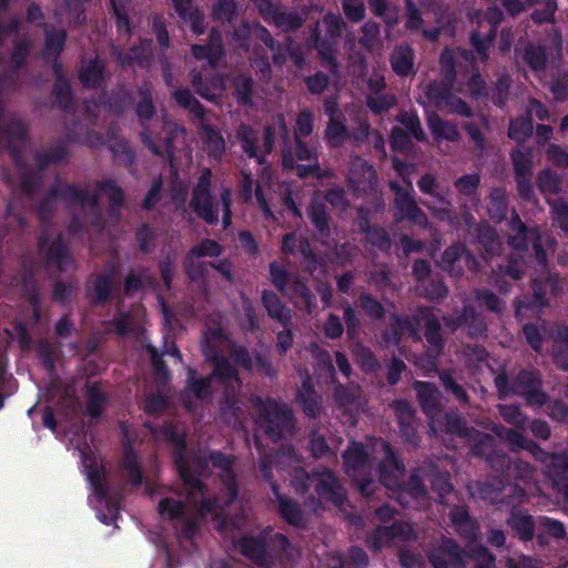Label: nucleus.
Listing matches in <instances>:
<instances>
[{"label": "nucleus", "instance_id": "f257e3e1", "mask_svg": "<svg viewBox=\"0 0 568 568\" xmlns=\"http://www.w3.org/2000/svg\"><path fill=\"white\" fill-rule=\"evenodd\" d=\"M428 549L427 557L433 568H494L496 557L483 545L462 548L454 539L445 537Z\"/></svg>", "mask_w": 568, "mask_h": 568}, {"label": "nucleus", "instance_id": "f03ea898", "mask_svg": "<svg viewBox=\"0 0 568 568\" xmlns=\"http://www.w3.org/2000/svg\"><path fill=\"white\" fill-rule=\"evenodd\" d=\"M176 463L181 478L187 490L189 503L195 505L199 499L202 500L201 506L196 510L195 517L191 519V524L196 528H202L200 525L202 520H212L216 523L213 525V529H226L227 526L224 524V520L220 518L222 514V506H215V504L211 503V500L203 499L204 495L199 479L191 474L190 468L184 464V462L178 459Z\"/></svg>", "mask_w": 568, "mask_h": 568}, {"label": "nucleus", "instance_id": "7ed1b4c3", "mask_svg": "<svg viewBox=\"0 0 568 568\" xmlns=\"http://www.w3.org/2000/svg\"><path fill=\"white\" fill-rule=\"evenodd\" d=\"M200 535H154L152 542L159 555L164 557L165 568H178L182 558L192 557L199 552L196 537Z\"/></svg>", "mask_w": 568, "mask_h": 568}, {"label": "nucleus", "instance_id": "20e7f679", "mask_svg": "<svg viewBox=\"0 0 568 568\" xmlns=\"http://www.w3.org/2000/svg\"><path fill=\"white\" fill-rule=\"evenodd\" d=\"M236 548L244 557L258 567L268 568L272 564L266 542L261 538H254L253 535H241L236 542Z\"/></svg>", "mask_w": 568, "mask_h": 568}, {"label": "nucleus", "instance_id": "39448f33", "mask_svg": "<svg viewBox=\"0 0 568 568\" xmlns=\"http://www.w3.org/2000/svg\"><path fill=\"white\" fill-rule=\"evenodd\" d=\"M509 525L517 532H531L535 529L539 532H564V527L559 521L540 519L535 523L529 515L524 513L514 514L509 519Z\"/></svg>", "mask_w": 568, "mask_h": 568}, {"label": "nucleus", "instance_id": "423d86ee", "mask_svg": "<svg viewBox=\"0 0 568 568\" xmlns=\"http://www.w3.org/2000/svg\"><path fill=\"white\" fill-rule=\"evenodd\" d=\"M210 172H203L197 186L194 190L192 206L196 213L206 222L213 223L217 221V213L213 210L209 195Z\"/></svg>", "mask_w": 568, "mask_h": 568}, {"label": "nucleus", "instance_id": "0eeeda50", "mask_svg": "<svg viewBox=\"0 0 568 568\" xmlns=\"http://www.w3.org/2000/svg\"><path fill=\"white\" fill-rule=\"evenodd\" d=\"M307 481L315 487L321 501H331L336 506L342 505L344 494L332 474H323L321 477L307 476Z\"/></svg>", "mask_w": 568, "mask_h": 568}, {"label": "nucleus", "instance_id": "6e6552de", "mask_svg": "<svg viewBox=\"0 0 568 568\" xmlns=\"http://www.w3.org/2000/svg\"><path fill=\"white\" fill-rule=\"evenodd\" d=\"M400 123L405 126V132L396 128L390 135V143L394 149L403 150L406 148L408 138L413 136L416 140H423L424 134L420 129L418 118L415 113H406L400 116Z\"/></svg>", "mask_w": 568, "mask_h": 568}, {"label": "nucleus", "instance_id": "1a4fd4ad", "mask_svg": "<svg viewBox=\"0 0 568 568\" xmlns=\"http://www.w3.org/2000/svg\"><path fill=\"white\" fill-rule=\"evenodd\" d=\"M227 379L230 382H236V376L233 369L230 368L227 361L223 357L215 361L214 373L207 379L194 381L190 384L189 389L197 397H204L207 392L206 387L215 382H223Z\"/></svg>", "mask_w": 568, "mask_h": 568}, {"label": "nucleus", "instance_id": "9d476101", "mask_svg": "<svg viewBox=\"0 0 568 568\" xmlns=\"http://www.w3.org/2000/svg\"><path fill=\"white\" fill-rule=\"evenodd\" d=\"M547 111L537 101H531L529 108V119L517 120L510 123L509 138L514 140H524L532 133V116L535 115L539 120L546 119Z\"/></svg>", "mask_w": 568, "mask_h": 568}, {"label": "nucleus", "instance_id": "9b49d317", "mask_svg": "<svg viewBox=\"0 0 568 568\" xmlns=\"http://www.w3.org/2000/svg\"><path fill=\"white\" fill-rule=\"evenodd\" d=\"M283 164L285 168H296L297 174L303 176L316 168V160L313 152L297 141L296 160L291 154H285Z\"/></svg>", "mask_w": 568, "mask_h": 568}, {"label": "nucleus", "instance_id": "f8f14e48", "mask_svg": "<svg viewBox=\"0 0 568 568\" xmlns=\"http://www.w3.org/2000/svg\"><path fill=\"white\" fill-rule=\"evenodd\" d=\"M379 445L390 468L389 474L388 470L382 474V481L388 489L393 490L398 487V480L404 476V468L398 464L388 444L379 442Z\"/></svg>", "mask_w": 568, "mask_h": 568}, {"label": "nucleus", "instance_id": "ddd939ff", "mask_svg": "<svg viewBox=\"0 0 568 568\" xmlns=\"http://www.w3.org/2000/svg\"><path fill=\"white\" fill-rule=\"evenodd\" d=\"M81 459L84 468V474L87 475L89 481L94 488L97 495H102L101 487V466L98 458L93 455L91 450L81 452Z\"/></svg>", "mask_w": 568, "mask_h": 568}, {"label": "nucleus", "instance_id": "4468645a", "mask_svg": "<svg viewBox=\"0 0 568 568\" xmlns=\"http://www.w3.org/2000/svg\"><path fill=\"white\" fill-rule=\"evenodd\" d=\"M325 111L329 115V123L326 130V136L329 143L338 144L341 143L346 134L345 126L342 121L335 116L337 111L335 101H326Z\"/></svg>", "mask_w": 568, "mask_h": 568}, {"label": "nucleus", "instance_id": "2eb2a0df", "mask_svg": "<svg viewBox=\"0 0 568 568\" xmlns=\"http://www.w3.org/2000/svg\"><path fill=\"white\" fill-rule=\"evenodd\" d=\"M392 189L396 192V209L397 215L399 219L416 217V205L413 197L409 194V190L412 189L410 183H408L403 190H399L395 183H392Z\"/></svg>", "mask_w": 568, "mask_h": 568}, {"label": "nucleus", "instance_id": "dca6fc26", "mask_svg": "<svg viewBox=\"0 0 568 568\" xmlns=\"http://www.w3.org/2000/svg\"><path fill=\"white\" fill-rule=\"evenodd\" d=\"M220 245L214 241H204L199 246L194 247L186 260V265L189 270V275L192 278H195L199 273L192 270V266L195 263V260L202 256H216L220 254Z\"/></svg>", "mask_w": 568, "mask_h": 568}, {"label": "nucleus", "instance_id": "f3484780", "mask_svg": "<svg viewBox=\"0 0 568 568\" xmlns=\"http://www.w3.org/2000/svg\"><path fill=\"white\" fill-rule=\"evenodd\" d=\"M174 8L184 21L190 22L194 33L201 34L203 32L200 23L202 17L197 10L193 9L191 0H173Z\"/></svg>", "mask_w": 568, "mask_h": 568}, {"label": "nucleus", "instance_id": "a211bd4d", "mask_svg": "<svg viewBox=\"0 0 568 568\" xmlns=\"http://www.w3.org/2000/svg\"><path fill=\"white\" fill-rule=\"evenodd\" d=\"M192 51H193V55L196 59H199V60L206 59L209 61V63H211V64L216 63L217 59L222 54L220 34L216 32H212L209 48L194 45L192 48Z\"/></svg>", "mask_w": 568, "mask_h": 568}, {"label": "nucleus", "instance_id": "6ab92c4d", "mask_svg": "<svg viewBox=\"0 0 568 568\" xmlns=\"http://www.w3.org/2000/svg\"><path fill=\"white\" fill-rule=\"evenodd\" d=\"M392 65L397 74H408L413 67L412 51L408 48L396 50L392 58Z\"/></svg>", "mask_w": 568, "mask_h": 568}, {"label": "nucleus", "instance_id": "aec40b11", "mask_svg": "<svg viewBox=\"0 0 568 568\" xmlns=\"http://www.w3.org/2000/svg\"><path fill=\"white\" fill-rule=\"evenodd\" d=\"M428 125L437 139L455 140L458 135L454 125L442 121L435 115L428 118Z\"/></svg>", "mask_w": 568, "mask_h": 568}, {"label": "nucleus", "instance_id": "412c9836", "mask_svg": "<svg viewBox=\"0 0 568 568\" xmlns=\"http://www.w3.org/2000/svg\"><path fill=\"white\" fill-rule=\"evenodd\" d=\"M366 458V453L362 444L354 443L352 446L345 452L344 460L347 468H357L361 466Z\"/></svg>", "mask_w": 568, "mask_h": 568}, {"label": "nucleus", "instance_id": "4be33fe9", "mask_svg": "<svg viewBox=\"0 0 568 568\" xmlns=\"http://www.w3.org/2000/svg\"><path fill=\"white\" fill-rule=\"evenodd\" d=\"M499 20H500L499 13L494 12L489 17L490 30H489L488 34L486 36L485 40H480L478 34H476V33H474L471 36V42L479 54L484 53L486 48L491 43L493 38H494V31H495V28H496L497 23L499 22Z\"/></svg>", "mask_w": 568, "mask_h": 568}, {"label": "nucleus", "instance_id": "5701e85b", "mask_svg": "<svg viewBox=\"0 0 568 568\" xmlns=\"http://www.w3.org/2000/svg\"><path fill=\"white\" fill-rule=\"evenodd\" d=\"M103 65L100 60L95 59L80 72L81 80L87 85H95L102 74Z\"/></svg>", "mask_w": 568, "mask_h": 568}, {"label": "nucleus", "instance_id": "b1692460", "mask_svg": "<svg viewBox=\"0 0 568 568\" xmlns=\"http://www.w3.org/2000/svg\"><path fill=\"white\" fill-rule=\"evenodd\" d=\"M280 508L283 517L292 525L298 526L303 518L298 507L291 500L280 498Z\"/></svg>", "mask_w": 568, "mask_h": 568}, {"label": "nucleus", "instance_id": "393cba45", "mask_svg": "<svg viewBox=\"0 0 568 568\" xmlns=\"http://www.w3.org/2000/svg\"><path fill=\"white\" fill-rule=\"evenodd\" d=\"M398 559L403 568H425L423 556L409 549L400 548L398 550Z\"/></svg>", "mask_w": 568, "mask_h": 568}, {"label": "nucleus", "instance_id": "a878e982", "mask_svg": "<svg viewBox=\"0 0 568 568\" xmlns=\"http://www.w3.org/2000/svg\"><path fill=\"white\" fill-rule=\"evenodd\" d=\"M263 303L273 317L283 320L286 317V311L280 303L277 296L273 293L263 294Z\"/></svg>", "mask_w": 568, "mask_h": 568}, {"label": "nucleus", "instance_id": "bb28decb", "mask_svg": "<svg viewBox=\"0 0 568 568\" xmlns=\"http://www.w3.org/2000/svg\"><path fill=\"white\" fill-rule=\"evenodd\" d=\"M235 7L233 0H216L213 8V14L217 20H230L234 13Z\"/></svg>", "mask_w": 568, "mask_h": 568}, {"label": "nucleus", "instance_id": "cd10ccee", "mask_svg": "<svg viewBox=\"0 0 568 568\" xmlns=\"http://www.w3.org/2000/svg\"><path fill=\"white\" fill-rule=\"evenodd\" d=\"M204 134L209 152L213 155H219L224 150V141L220 133L211 129H205Z\"/></svg>", "mask_w": 568, "mask_h": 568}, {"label": "nucleus", "instance_id": "c85d7f7f", "mask_svg": "<svg viewBox=\"0 0 568 568\" xmlns=\"http://www.w3.org/2000/svg\"><path fill=\"white\" fill-rule=\"evenodd\" d=\"M182 506L179 500L165 498L159 504V511L162 517L175 518L181 514Z\"/></svg>", "mask_w": 568, "mask_h": 568}, {"label": "nucleus", "instance_id": "c756f323", "mask_svg": "<svg viewBox=\"0 0 568 568\" xmlns=\"http://www.w3.org/2000/svg\"><path fill=\"white\" fill-rule=\"evenodd\" d=\"M239 140L242 142V149L247 154L248 158L255 156V149H254V133L248 130L247 128H241L237 133Z\"/></svg>", "mask_w": 568, "mask_h": 568}, {"label": "nucleus", "instance_id": "7c9ffc66", "mask_svg": "<svg viewBox=\"0 0 568 568\" xmlns=\"http://www.w3.org/2000/svg\"><path fill=\"white\" fill-rule=\"evenodd\" d=\"M344 9L348 18L354 21L362 19L364 7L361 0H343Z\"/></svg>", "mask_w": 568, "mask_h": 568}, {"label": "nucleus", "instance_id": "2f4dec72", "mask_svg": "<svg viewBox=\"0 0 568 568\" xmlns=\"http://www.w3.org/2000/svg\"><path fill=\"white\" fill-rule=\"evenodd\" d=\"M516 172L520 175H525L530 168V160L526 152L517 150L513 154Z\"/></svg>", "mask_w": 568, "mask_h": 568}, {"label": "nucleus", "instance_id": "473e14b6", "mask_svg": "<svg viewBox=\"0 0 568 568\" xmlns=\"http://www.w3.org/2000/svg\"><path fill=\"white\" fill-rule=\"evenodd\" d=\"M101 193L113 203L119 204L122 201V192L121 190L115 185V183L109 181L103 184L101 189Z\"/></svg>", "mask_w": 568, "mask_h": 568}, {"label": "nucleus", "instance_id": "72a5a7b5", "mask_svg": "<svg viewBox=\"0 0 568 568\" xmlns=\"http://www.w3.org/2000/svg\"><path fill=\"white\" fill-rule=\"evenodd\" d=\"M313 129L312 115L307 112L301 113L297 119L296 133L300 135H308Z\"/></svg>", "mask_w": 568, "mask_h": 568}, {"label": "nucleus", "instance_id": "f704fd0d", "mask_svg": "<svg viewBox=\"0 0 568 568\" xmlns=\"http://www.w3.org/2000/svg\"><path fill=\"white\" fill-rule=\"evenodd\" d=\"M526 60L534 69H539L545 64L546 58L541 49H532L526 53Z\"/></svg>", "mask_w": 568, "mask_h": 568}, {"label": "nucleus", "instance_id": "c9c22d12", "mask_svg": "<svg viewBox=\"0 0 568 568\" xmlns=\"http://www.w3.org/2000/svg\"><path fill=\"white\" fill-rule=\"evenodd\" d=\"M310 215L318 230H323L326 226V213L321 206L314 204L311 207Z\"/></svg>", "mask_w": 568, "mask_h": 568}, {"label": "nucleus", "instance_id": "e433bc0d", "mask_svg": "<svg viewBox=\"0 0 568 568\" xmlns=\"http://www.w3.org/2000/svg\"><path fill=\"white\" fill-rule=\"evenodd\" d=\"M349 560L357 566H367L368 556L361 547L353 546L349 549Z\"/></svg>", "mask_w": 568, "mask_h": 568}, {"label": "nucleus", "instance_id": "4c0bfd02", "mask_svg": "<svg viewBox=\"0 0 568 568\" xmlns=\"http://www.w3.org/2000/svg\"><path fill=\"white\" fill-rule=\"evenodd\" d=\"M415 386L424 405L427 404V400H433L435 398L437 392L434 386L424 383H416Z\"/></svg>", "mask_w": 568, "mask_h": 568}, {"label": "nucleus", "instance_id": "58836bf2", "mask_svg": "<svg viewBox=\"0 0 568 568\" xmlns=\"http://www.w3.org/2000/svg\"><path fill=\"white\" fill-rule=\"evenodd\" d=\"M393 104H394V98H392V97H382V98H376V99L371 98L368 100V105L371 106V109L374 111H377V112L387 110Z\"/></svg>", "mask_w": 568, "mask_h": 568}, {"label": "nucleus", "instance_id": "ea45409f", "mask_svg": "<svg viewBox=\"0 0 568 568\" xmlns=\"http://www.w3.org/2000/svg\"><path fill=\"white\" fill-rule=\"evenodd\" d=\"M554 213L561 229L568 231V205L558 203L554 206Z\"/></svg>", "mask_w": 568, "mask_h": 568}, {"label": "nucleus", "instance_id": "a19ab883", "mask_svg": "<svg viewBox=\"0 0 568 568\" xmlns=\"http://www.w3.org/2000/svg\"><path fill=\"white\" fill-rule=\"evenodd\" d=\"M479 182L476 174L466 175L458 180L457 187L465 193L473 191Z\"/></svg>", "mask_w": 568, "mask_h": 568}, {"label": "nucleus", "instance_id": "79ce46f5", "mask_svg": "<svg viewBox=\"0 0 568 568\" xmlns=\"http://www.w3.org/2000/svg\"><path fill=\"white\" fill-rule=\"evenodd\" d=\"M327 85V78L324 74H315L307 80V87L312 92L320 93Z\"/></svg>", "mask_w": 568, "mask_h": 568}, {"label": "nucleus", "instance_id": "37998d69", "mask_svg": "<svg viewBox=\"0 0 568 568\" xmlns=\"http://www.w3.org/2000/svg\"><path fill=\"white\" fill-rule=\"evenodd\" d=\"M343 332V327H342V324L339 322V320L337 317H329L326 325H325V334L328 336V337H337L338 335H341Z\"/></svg>", "mask_w": 568, "mask_h": 568}, {"label": "nucleus", "instance_id": "c03bdc74", "mask_svg": "<svg viewBox=\"0 0 568 568\" xmlns=\"http://www.w3.org/2000/svg\"><path fill=\"white\" fill-rule=\"evenodd\" d=\"M374 537V544L381 542L384 537H387L389 540L394 541L396 539H400L404 541H417L418 535H372Z\"/></svg>", "mask_w": 568, "mask_h": 568}, {"label": "nucleus", "instance_id": "a18cd8bd", "mask_svg": "<svg viewBox=\"0 0 568 568\" xmlns=\"http://www.w3.org/2000/svg\"><path fill=\"white\" fill-rule=\"evenodd\" d=\"M271 275L274 284L278 288H283L286 283V273L280 266L272 265L271 266Z\"/></svg>", "mask_w": 568, "mask_h": 568}, {"label": "nucleus", "instance_id": "49530a36", "mask_svg": "<svg viewBox=\"0 0 568 568\" xmlns=\"http://www.w3.org/2000/svg\"><path fill=\"white\" fill-rule=\"evenodd\" d=\"M419 494H422V490L419 487V481L416 478H413L412 487H409L408 489L402 490L399 493L398 498L402 504H407L408 501L405 499V495H409L412 497H417Z\"/></svg>", "mask_w": 568, "mask_h": 568}, {"label": "nucleus", "instance_id": "de8ad7c7", "mask_svg": "<svg viewBox=\"0 0 568 568\" xmlns=\"http://www.w3.org/2000/svg\"><path fill=\"white\" fill-rule=\"evenodd\" d=\"M524 332H525L528 343L535 349H537L540 344V335H539L538 329L535 326H525Z\"/></svg>", "mask_w": 568, "mask_h": 568}, {"label": "nucleus", "instance_id": "09e8293b", "mask_svg": "<svg viewBox=\"0 0 568 568\" xmlns=\"http://www.w3.org/2000/svg\"><path fill=\"white\" fill-rule=\"evenodd\" d=\"M138 115L141 120L149 119L152 115L153 108L150 99H143L138 105Z\"/></svg>", "mask_w": 568, "mask_h": 568}, {"label": "nucleus", "instance_id": "8fccbe9b", "mask_svg": "<svg viewBox=\"0 0 568 568\" xmlns=\"http://www.w3.org/2000/svg\"><path fill=\"white\" fill-rule=\"evenodd\" d=\"M221 201L223 204V224L224 226H229L231 222V211H230V192L224 191L221 195Z\"/></svg>", "mask_w": 568, "mask_h": 568}, {"label": "nucleus", "instance_id": "3c124183", "mask_svg": "<svg viewBox=\"0 0 568 568\" xmlns=\"http://www.w3.org/2000/svg\"><path fill=\"white\" fill-rule=\"evenodd\" d=\"M175 100L183 106L193 109V98L187 90H179L174 93Z\"/></svg>", "mask_w": 568, "mask_h": 568}, {"label": "nucleus", "instance_id": "603ef678", "mask_svg": "<svg viewBox=\"0 0 568 568\" xmlns=\"http://www.w3.org/2000/svg\"><path fill=\"white\" fill-rule=\"evenodd\" d=\"M154 31L156 32L158 41L161 44V47L165 48L168 47V33L163 29L162 22L159 19L154 20L153 24Z\"/></svg>", "mask_w": 568, "mask_h": 568}, {"label": "nucleus", "instance_id": "864d4df0", "mask_svg": "<svg viewBox=\"0 0 568 568\" xmlns=\"http://www.w3.org/2000/svg\"><path fill=\"white\" fill-rule=\"evenodd\" d=\"M440 108L449 109L453 112L459 113V114H468V108L463 101H457L456 103L449 104L447 101L439 102Z\"/></svg>", "mask_w": 568, "mask_h": 568}, {"label": "nucleus", "instance_id": "5fc2aeb1", "mask_svg": "<svg viewBox=\"0 0 568 568\" xmlns=\"http://www.w3.org/2000/svg\"><path fill=\"white\" fill-rule=\"evenodd\" d=\"M114 12L116 14L118 28L123 29L125 32L129 31V20L125 14H122L118 8L116 0H111Z\"/></svg>", "mask_w": 568, "mask_h": 568}, {"label": "nucleus", "instance_id": "6e6d98bb", "mask_svg": "<svg viewBox=\"0 0 568 568\" xmlns=\"http://www.w3.org/2000/svg\"><path fill=\"white\" fill-rule=\"evenodd\" d=\"M210 459L214 466H217L223 470H229L231 466V460L221 454H213L210 456Z\"/></svg>", "mask_w": 568, "mask_h": 568}, {"label": "nucleus", "instance_id": "4d7b16f0", "mask_svg": "<svg viewBox=\"0 0 568 568\" xmlns=\"http://www.w3.org/2000/svg\"><path fill=\"white\" fill-rule=\"evenodd\" d=\"M64 38H65V36L63 32H58L57 34H51L47 39V44L49 48H54V50H58L62 47V44L64 42Z\"/></svg>", "mask_w": 568, "mask_h": 568}, {"label": "nucleus", "instance_id": "13d9d810", "mask_svg": "<svg viewBox=\"0 0 568 568\" xmlns=\"http://www.w3.org/2000/svg\"><path fill=\"white\" fill-rule=\"evenodd\" d=\"M555 10H556V6L551 2H548L546 4V11L544 14H540V13H535L534 14V19L538 22H541V21H548L555 13Z\"/></svg>", "mask_w": 568, "mask_h": 568}, {"label": "nucleus", "instance_id": "bf43d9fd", "mask_svg": "<svg viewBox=\"0 0 568 568\" xmlns=\"http://www.w3.org/2000/svg\"><path fill=\"white\" fill-rule=\"evenodd\" d=\"M434 485L439 490L440 495L448 494L452 490V485L447 476L438 477Z\"/></svg>", "mask_w": 568, "mask_h": 568}, {"label": "nucleus", "instance_id": "052dcab7", "mask_svg": "<svg viewBox=\"0 0 568 568\" xmlns=\"http://www.w3.org/2000/svg\"><path fill=\"white\" fill-rule=\"evenodd\" d=\"M484 88V81L479 75H475L469 82V91L474 95H478Z\"/></svg>", "mask_w": 568, "mask_h": 568}, {"label": "nucleus", "instance_id": "680f3d73", "mask_svg": "<svg viewBox=\"0 0 568 568\" xmlns=\"http://www.w3.org/2000/svg\"><path fill=\"white\" fill-rule=\"evenodd\" d=\"M234 359L239 365L243 366L244 368L251 367L248 355L244 349L235 351Z\"/></svg>", "mask_w": 568, "mask_h": 568}, {"label": "nucleus", "instance_id": "e2e57ef3", "mask_svg": "<svg viewBox=\"0 0 568 568\" xmlns=\"http://www.w3.org/2000/svg\"><path fill=\"white\" fill-rule=\"evenodd\" d=\"M59 250H60V246L55 245V244L53 246H50V247L47 245L45 242H42L40 244L41 253L47 255L49 258H57Z\"/></svg>", "mask_w": 568, "mask_h": 568}, {"label": "nucleus", "instance_id": "0e129e2a", "mask_svg": "<svg viewBox=\"0 0 568 568\" xmlns=\"http://www.w3.org/2000/svg\"><path fill=\"white\" fill-rule=\"evenodd\" d=\"M225 485H226V490H227L226 503H230L236 495L233 475L226 474Z\"/></svg>", "mask_w": 568, "mask_h": 568}, {"label": "nucleus", "instance_id": "69168bd1", "mask_svg": "<svg viewBox=\"0 0 568 568\" xmlns=\"http://www.w3.org/2000/svg\"><path fill=\"white\" fill-rule=\"evenodd\" d=\"M363 302L365 304V307L371 312L372 315H374V316L381 315L382 308L377 302H375L374 300H372L369 297H365Z\"/></svg>", "mask_w": 568, "mask_h": 568}, {"label": "nucleus", "instance_id": "338daca9", "mask_svg": "<svg viewBox=\"0 0 568 568\" xmlns=\"http://www.w3.org/2000/svg\"><path fill=\"white\" fill-rule=\"evenodd\" d=\"M240 241L243 247H245L248 252H255V244L252 236L248 233H242L240 235Z\"/></svg>", "mask_w": 568, "mask_h": 568}, {"label": "nucleus", "instance_id": "774afa93", "mask_svg": "<svg viewBox=\"0 0 568 568\" xmlns=\"http://www.w3.org/2000/svg\"><path fill=\"white\" fill-rule=\"evenodd\" d=\"M336 364L344 375L347 376L349 374L351 367H349V364H348L346 357L343 354H341V353L336 354Z\"/></svg>", "mask_w": 568, "mask_h": 568}]
</instances>
